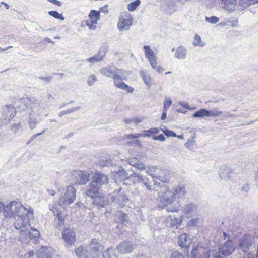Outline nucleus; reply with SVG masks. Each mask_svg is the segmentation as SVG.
<instances>
[{"mask_svg": "<svg viewBox=\"0 0 258 258\" xmlns=\"http://www.w3.org/2000/svg\"><path fill=\"white\" fill-rule=\"evenodd\" d=\"M80 108H81L80 107L77 106L76 107H73V108H70L67 110L61 111L58 113V116L59 117H61L62 116H63L64 115H66V114H69V113H72V112H74L79 110L80 109Z\"/></svg>", "mask_w": 258, "mask_h": 258, "instance_id": "36", "label": "nucleus"}, {"mask_svg": "<svg viewBox=\"0 0 258 258\" xmlns=\"http://www.w3.org/2000/svg\"><path fill=\"white\" fill-rule=\"evenodd\" d=\"M135 245L129 241H124L116 247L118 252L121 254L130 253L135 248Z\"/></svg>", "mask_w": 258, "mask_h": 258, "instance_id": "15", "label": "nucleus"}, {"mask_svg": "<svg viewBox=\"0 0 258 258\" xmlns=\"http://www.w3.org/2000/svg\"><path fill=\"white\" fill-rule=\"evenodd\" d=\"M143 132L145 133H143L142 134H148V136H146L145 137H150L152 134H156L158 133L159 130L158 128L153 127L148 130H144Z\"/></svg>", "mask_w": 258, "mask_h": 258, "instance_id": "43", "label": "nucleus"}, {"mask_svg": "<svg viewBox=\"0 0 258 258\" xmlns=\"http://www.w3.org/2000/svg\"><path fill=\"white\" fill-rule=\"evenodd\" d=\"M258 3V0H240L239 4L243 7Z\"/></svg>", "mask_w": 258, "mask_h": 258, "instance_id": "41", "label": "nucleus"}, {"mask_svg": "<svg viewBox=\"0 0 258 258\" xmlns=\"http://www.w3.org/2000/svg\"><path fill=\"white\" fill-rule=\"evenodd\" d=\"M221 254H222L221 253L218 251L214 254V258H224V257L222 256Z\"/></svg>", "mask_w": 258, "mask_h": 258, "instance_id": "64", "label": "nucleus"}, {"mask_svg": "<svg viewBox=\"0 0 258 258\" xmlns=\"http://www.w3.org/2000/svg\"><path fill=\"white\" fill-rule=\"evenodd\" d=\"M49 2H51L52 3L60 7L62 5V3L57 0H48Z\"/></svg>", "mask_w": 258, "mask_h": 258, "instance_id": "63", "label": "nucleus"}, {"mask_svg": "<svg viewBox=\"0 0 258 258\" xmlns=\"http://www.w3.org/2000/svg\"><path fill=\"white\" fill-rule=\"evenodd\" d=\"M179 105L181 106L182 107L186 108V109H189V106L188 104L186 102H180L179 103Z\"/></svg>", "mask_w": 258, "mask_h": 258, "instance_id": "59", "label": "nucleus"}, {"mask_svg": "<svg viewBox=\"0 0 258 258\" xmlns=\"http://www.w3.org/2000/svg\"><path fill=\"white\" fill-rule=\"evenodd\" d=\"M107 7H108V5H106L104 7H101L99 11H98V20L100 18V12H102V13H104L105 14H106V13H108Z\"/></svg>", "mask_w": 258, "mask_h": 258, "instance_id": "51", "label": "nucleus"}, {"mask_svg": "<svg viewBox=\"0 0 258 258\" xmlns=\"http://www.w3.org/2000/svg\"><path fill=\"white\" fill-rule=\"evenodd\" d=\"M191 243L190 239L186 234H183L178 237V244L182 248L187 247Z\"/></svg>", "mask_w": 258, "mask_h": 258, "instance_id": "25", "label": "nucleus"}, {"mask_svg": "<svg viewBox=\"0 0 258 258\" xmlns=\"http://www.w3.org/2000/svg\"><path fill=\"white\" fill-rule=\"evenodd\" d=\"M96 80V76L95 75H91L88 78L87 83L89 86H91Z\"/></svg>", "mask_w": 258, "mask_h": 258, "instance_id": "52", "label": "nucleus"}, {"mask_svg": "<svg viewBox=\"0 0 258 258\" xmlns=\"http://www.w3.org/2000/svg\"><path fill=\"white\" fill-rule=\"evenodd\" d=\"M183 220V217L182 216L176 218L174 216H169L165 220V225L168 227L175 228L176 229L181 225Z\"/></svg>", "mask_w": 258, "mask_h": 258, "instance_id": "17", "label": "nucleus"}, {"mask_svg": "<svg viewBox=\"0 0 258 258\" xmlns=\"http://www.w3.org/2000/svg\"><path fill=\"white\" fill-rule=\"evenodd\" d=\"M209 117H218L222 114V111L218 108H214L211 111H208Z\"/></svg>", "mask_w": 258, "mask_h": 258, "instance_id": "38", "label": "nucleus"}, {"mask_svg": "<svg viewBox=\"0 0 258 258\" xmlns=\"http://www.w3.org/2000/svg\"><path fill=\"white\" fill-rule=\"evenodd\" d=\"M88 197L91 199L92 203L93 205L97 204L96 198L97 197V179H94V180L89 184L88 189L86 191Z\"/></svg>", "mask_w": 258, "mask_h": 258, "instance_id": "16", "label": "nucleus"}, {"mask_svg": "<svg viewBox=\"0 0 258 258\" xmlns=\"http://www.w3.org/2000/svg\"><path fill=\"white\" fill-rule=\"evenodd\" d=\"M116 75L120 77V78L126 79L128 76L129 75V72L125 70L124 69H119L116 68L115 73L114 76Z\"/></svg>", "mask_w": 258, "mask_h": 258, "instance_id": "34", "label": "nucleus"}, {"mask_svg": "<svg viewBox=\"0 0 258 258\" xmlns=\"http://www.w3.org/2000/svg\"><path fill=\"white\" fill-rule=\"evenodd\" d=\"M111 172L112 173L113 178L116 183L124 181L126 180L130 179L131 177H133L131 176V174L129 175L125 169L120 167L117 171L111 169Z\"/></svg>", "mask_w": 258, "mask_h": 258, "instance_id": "10", "label": "nucleus"}, {"mask_svg": "<svg viewBox=\"0 0 258 258\" xmlns=\"http://www.w3.org/2000/svg\"><path fill=\"white\" fill-rule=\"evenodd\" d=\"M115 67L110 66L102 68L100 70V73L106 77L113 78L115 75Z\"/></svg>", "mask_w": 258, "mask_h": 258, "instance_id": "26", "label": "nucleus"}, {"mask_svg": "<svg viewBox=\"0 0 258 258\" xmlns=\"http://www.w3.org/2000/svg\"><path fill=\"white\" fill-rule=\"evenodd\" d=\"M108 177L105 174L98 172V185H104L108 183Z\"/></svg>", "mask_w": 258, "mask_h": 258, "instance_id": "33", "label": "nucleus"}, {"mask_svg": "<svg viewBox=\"0 0 258 258\" xmlns=\"http://www.w3.org/2000/svg\"><path fill=\"white\" fill-rule=\"evenodd\" d=\"M108 251H109V258H117L116 251L114 249L108 248Z\"/></svg>", "mask_w": 258, "mask_h": 258, "instance_id": "55", "label": "nucleus"}, {"mask_svg": "<svg viewBox=\"0 0 258 258\" xmlns=\"http://www.w3.org/2000/svg\"><path fill=\"white\" fill-rule=\"evenodd\" d=\"M156 170H157V167L156 166H150L148 168L147 170H146V172L151 175L152 178L155 177L156 179H159L163 182H166L168 180V178L167 176H162L159 174L154 175V173Z\"/></svg>", "mask_w": 258, "mask_h": 258, "instance_id": "22", "label": "nucleus"}, {"mask_svg": "<svg viewBox=\"0 0 258 258\" xmlns=\"http://www.w3.org/2000/svg\"><path fill=\"white\" fill-rule=\"evenodd\" d=\"M87 252L89 257L96 258L97 253V241L93 239L86 247Z\"/></svg>", "mask_w": 258, "mask_h": 258, "instance_id": "21", "label": "nucleus"}, {"mask_svg": "<svg viewBox=\"0 0 258 258\" xmlns=\"http://www.w3.org/2000/svg\"><path fill=\"white\" fill-rule=\"evenodd\" d=\"M48 14L53 17L54 18L58 19H60L61 20H63L64 19V17L62 14H59L58 12L55 11H51L48 12Z\"/></svg>", "mask_w": 258, "mask_h": 258, "instance_id": "42", "label": "nucleus"}, {"mask_svg": "<svg viewBox=\"0 0 258 258\" xmlns=\"http://www.w3.org/2000/svg\"><path fill=\"white\" fill-rule=\"evenodd\" d=\"M33 209L28 208L16 201H13L5 205L4 215L8 219L14 218V226L17 229L27 228L30 226V217L33 216Z\"/></svg>", "mask_w": 258, "mask_h": 258, "instance_id": "1", "label": "nucleus"}, {"mask_svg": "<svg viewBox=\"0 0 258 258\" xmlns=\"http://www.w3.org/2000/svg\"><path fill=\"white\" fill-rule=\"evenodd\" d=\"M231 173L230 168L224 165L221 166L219 175L221 179L227 180L230 179Z\"/></svg>", "mask_w": 258, "mask_h": 258, "instance_id": "23", "label": "nucleus"}, {"mask_svg": "<svg viewBox=\"0 0 258 258\" xmlns=\"http://www.w3.org/2000/svg\"><path fill=\"white\" fill-rule=\"evenodd\" d=\"M140 0H136L134 2L130 3L127 6L128 10L130 11L135 10L136 8L140 5Z\"/></svg>", "mask_w": 258, "mask_h": 258, "instance_id": "39", "label": "nucleus"}, {"mask_svg": "<svg viewBox=\"0 0 258 258\" xmlns=\"http://www.w3.org/2000/svg\"><path fill=\"white\" fill-rule=\"evenodd\" d=\"M211 248L207 245H199L191 252V258H210Z\"/></svg>", "mask_w": 258, "mask_h": 258, "instance_id": "7", "label": "nucleus"}, {"mask_svg": "<svg viewBox=\"0 0 258 258\" xmlns=\"http://www.w3.org/2000/svg\"><path fill=\"white\" fill-rule=\"evenodd\" d=\"M146 136H148V134H141L140 133L131 134L126 135V137L128 139L138 138L139 137H145Z\"/></svg>", "mask_w": 258, "mask_h": 258, "instance_id": "45", "label": "nucleus"}, {"mask_svg": "<svg viewBox=\"0 0 258 258\" xmlns=\"http://www.w3.org/2000/svg\"><path fill=\"white\" fill-rule=\"evenodd\" d=\"M236 246L232 240H228L219 249V251L224 256L231 255L235 250Z\"/></svg>", "mask_w": 258, "mask_h": 258, "instance_id": "13", "label": "nucleus"}, {"mask_svg": "<svg viewBox=\"0 0 258 258\" xmlns=\"http://www.w3.org/2000/svg\"><path fill=\"white\" fill-rule=\"evenodd\" d=\"M205 20L212 24H216L219 21V18L215 16H213L210 17H206Z\"/></svg>", "mask_w": 258, "mask_h": 258, "instance_id": "44", "label": "nucleus"}, {"mask_svg": "<svg viewBox=\"0 0 258 258\" xmlns=\"http://www.w3.org/2000/svg\"><path fill=\"white\" fill-rule=\"evenodd\" d=\"M192 116L195 118H202L204 117H209L208 110L205 109H201L195 112Z\"/></svg>", "mask_w": 258, "mask_h": 258, "instance_id": "32", "label": "nucleus"}, {"mask_svg": "<svg viewBox=\"0 0 258 258\" xmlns=\"http://www.w3.org/2000/svg\"><path fill=\"white\" fill-rule=\"evenodd\" d=\"M98 195H100L98 190ZM128 200V198L126 195L122 194H118L114 197H111L110 198H109L107 196L104 195L100 197V196L98 195V207L100 206L103 207L105 205L108 204L111 201L118 207L122 208L125 205Z\"/></svg>", "mask_w": 258, "mask_h": 258, "instance_id": "3", "label": "nucleus"}, {"mask_svg": "<svg viewBox=\"0 0 258 258\" xmlns=\"http://www.w3.org/2000/svg\"><path fill=\"white\" fill-rule=\"evenodd\" d=\"M39 78L41 80H44L45 81L49 82H50L51 81L52 78L51 76H47V77H39Z\"/></svg>", "mask_w": 258, "mask_h": 258, "instance_id": "62", "label": "nucleus"}, {"mask_svg": "<svg viewBox=\"0 0 258 258\" xmlns=\"http://www.w3.org/2000/svg\"><path fill=\"white\" fill-rule=\"evenodd\" d=\"M15 114V109L13 105L9 104L5 105L2 108V117L7 122H9Z\"/></svg>", "mask_w": 258, "mask_h": 258, "instance_id": "14", "label": "nucleus"}, {"mask_svg": "<svg viewBox=\"0 0 258 258\" xmlns=\"http://www.w3.org/2000/svg\"><path fill=\"white\" fill-rule=\"evenodd\" d=\"M116 216L122 222H127L128 220V215L120 211H118Z\"/></svg>", "mask_w": 258, "mask_h": 258, "instance_id": "40", "label": "nucleus"}, {"mask_svg": "<svg viewBox=\"0 0 258 258\" xmlns=\"http://www.w3.org/2000/svg\"><path fill=\"white\" fill-rule=\"evenodd\" d=\"M254 238L250 235L246 234L239 240L237 249L243 252H247L253 243Z\"/></svg>", "mask_w": 258, "mask_h": 258, "instance_id": "8", "label": "nucleus"}, {"mask_svg": "<svg viewBox=\"0 0 258 258\" xmlns=\"http://www.w3.org/2000/svg\"><path fill=\"white\" fill-rule=\"evenodd\" d=\"M163 128H165L164 134L167 136H168V137L172 136V137H174L177 136L175 133H174L173 131H172L171 130L167 129L165 126H163Z\"/></svg>", "mask_w": 258, "mask_h": 258, "instance_id": "49", "label": "nucleus"}, {"mask_svg": "<svg viewBox=\"0 0 258 258\" xmlns=\"http://www.w3.org/2000/svg\"><path fill=\"white\" fill-rule=\"evenodd\" d=\"M195 141L193 140H188L187 142L185 144V146L190 150H194L195 148Z\"/></svg>", "mask_w": 258, "mask_h": 258, "instance_id": "48", "label": "nucleus"}, {"mask_svg": "<svg viewBox=\"0 0 258 258\" xmlns=\"http://www.w3.org/2000/svg\"><path fill=\"white\" fill-rule=\"evenodd\" d=\"M131 176L138 178V182L142 183L148 190L150 191L152 190L151 187L152 186V180L151 179L145 176L139 175L134 171H132V173L131 174Z\"/></svg>", "mask_w": 258, "mask_h": 258, "instance_id": "19", "label": "nucleus"}, {"mask_svg": "<svg viewBox=\"0 0 258 258\" xmlns=\"http://www.w3.org/2000/svg\"><path fill=\"white\" fill-rule=\"evenodd\" d=\"M134 167L139 170H143L145 169V165L140 161L137 162L136 164H134Z\"/></svg>", "mask_w": 258, "mask_h": 258, "instance_id": "53", "label": "nucleus"}, {"mask_svg": "<svg viewBox=\"0 0 258 258\" xmlns=\"http://www.w3.org/2000/svg\"><path fill=\"white\" fill-rule=\"evenodd\" d=\"M186 49L183 46L178 47L175 51L174 57L178 59H184L186 56Z\"/></svg>", "mask_w": 258, "mask_h": 258, "instance_id": "27", "label": "nucleus"}, {"mask_svg": "<svg viewBox=\"0 0 258 258\" xmlns=\"http://www.w3.org/2000/svg\"><path fill=\"white\" fill-rule=\"evenodd\" d=\"M73 180L78 184H85L89 181V173L81 170L74 171L73 173Z\"/></svg>", "mask_w": 258, "mask_h": 258, "instance_id": "9", "label": "nucleus"}, {"mask_svg": "<svg viewBox=\"0 0 258 258\" xmlns=\"http://www.w3.org/2000/svg\"><path fill=\"white\" fill-rule=\"evenodd\" d=\"M108 50V45L107 43H103L101 45L99 51L98 52V61L102 60L106 55Z\"/></svg>", "mask_w": 258, "mask_h": 258, "instance_id": "28", "label": "nucleus"}, {"mask_svg": "<svg viewBox=\"0 0 258 258\" xmlns=\"http://www.w3.org/2000/svg\"><path fill=\"white\" fill-rule=\"evenodd\" d=\"M154 190L157 192L160 198V203L158 207L162 208H166L167 211L169 212H177L181 207L178 202L177 204H173L175 202L176 195L179 199L185 197L186 194V188L183 184L175 185L169 189L163 184Z\"/></svg>", "mask_w": 258, "mask_h": 258, "instance_id": "2", "label": "nucleus"}, {"mask_svg": "<svg viewBox=\"0 0 258 258\" xmlns=\"http://www.w3.org/2000/svg\"><path fill=\"white\" fill-rule=\"evenodd\" d=\"M102 256L103 258H109V251H108V248L102 253Z\"/></svg>", "mask_w": 258, "mask_h": 258, "instance_id": "58", "label": "nucleus"}, {"mask_svg": "<svg viewBox=\"0 0 258 258\" xmlns=\"http://www.w3.org/2000/svg\"><path fill=\"white\" fill-rule=\"evenodd\" d=\"M193 45L195 46H203V45L201 44V37L199 35L196 34L194 37V40L193 42Z\"/></svg>", "mask_w": 258, "mask_h": 258, "instance_id": "46", "label": "nucleus"}, {"mask_svg": "<svg viewBox=\"0 0 258 258\" xmlns=\"http://www.w3.org/2000/svg\"><path fill=\"white\" fill-rule=\"evenodd\" d=\"M89 17L90 20L83 21L81 22V26L82 27L88 26L90 30H95L96 28L95 24L97 23V11L95 10H91Z\"/></svg>", "mask_w": 258, "mask_h": 258, "instance_id": "11", "label": "nucleus"}, {"mask_svg": "<svg viewBox=\"0 0 258 258\" xmlns=\"http://www.w3.org/2000/svg\"><path fill=\"white\" fill-rule=\"evenodd\" d=\"M170 258H184L183 255L177 251L173 252L171 255Z\"/></svg>", "mask_w": 258, "mask_h": 258, "instance_id": "54", "label": "nucleus"}, {"mask_svg": "<svg viewBox=\"0 0 258 258\" xmlns=\"http://www.w3.org/2000/svg\"><path fill=\"white\" fill-rule=\"evenodd\" d=\"M148 60L153 69H155L157 67V61L155 57L151 58V59H148Z\"/></svg>", "mask_w": 258, "mask_h": 258, "instance_id": "56", "label": "nucleus"}, {"mask_svg": "<svg viewBox=\"0 0 258 258\" xmlns=\"http://www.w3.org/2000/svg\"><path fill=\"white\" fill-rule=\"evenodd\" d=\"M38 258H51L52 248L49 247H42L37 252Z\"/></svg>", "mask_w": 258, "mask_h": 258, "instance_id": "24", "label": "nucleus"}, {"mask_svg": "<svg viewBox=\"0 0 258 258\" xmlns=\"http://www.w3.org/2000/svg\"><path fill=\"white\" fill-rule=\"evenodd\" d=\"M57 218L60 223H62L64 221L63 216L60 213H58L57 214Z\"/></svg>", "mask_w": 258, "mask_h": 258, "instance_id": "61", "label": "nucleus"}, {"mask_svg": "<svg viewBox=\"0 0 258 258\" xmlns=\"http://www.w3.org/2000/svg\"><path fill=\"white\" fill-rule=\"evenodd\" d=\"M197 206L193 203H190L186 204L182 207V211L185 216L191 217L197 212Z\"/></svg>", "mask_w": 258, "mask_h": 258, "instance_id": "20", "label": "nucleus"}, {"mask_svg": "<svg viewBox=\"0 0 258 258\" xmlns=\"http://www.w3.org/2000/svg\"><path fill=\"white\" fill-rule=\"evenodd\" d=\"M139 74L146 85L148 87H151L152 85V78L151 76L149 74H146L144 70H141Z\"/></svg>", "mask_w": 258, "mask_h": 258, "instance_id": "30", "label": "nucleus"}, {"mask_svg": "<svg viewBox=\"0 0 258 258\" xmlns=\"http://www.w3.org/2000/svg\"><path fill=\"white\" fill-rule=\"evenodd\" d=\"M99 164L102 167L111 165V161L110 160L109 157H105L104 159L101 158L99 159Z\"/></svg>", "mask_w": 258, "mask_h": 258, "instance_id": "37", "label": "nucleus"}, {"mask_svg": "<svg viewBox=\"0 0 258 258\" xmlns=\"http://www.w3.org/2000/svg\"><path fill=\"white\" fill-rule=\"evenodd\" d=\"M132 24L133 18L131 15L126 12H122L117 24L118 29L121 31L128 30Z\"/></svg>", "mask_w": 258, "mask_h": 258, "instance_id": "6", "label": "nucleus"}, {"mask_svg": "<svg viewBox=\"0 0 258 258\" xmlns=\"http://www.w3.org/2000/svg\"><path fill=\"white\" fill-rule=\"evenodd\" d=\"M144 48L145 56L148 59H151V58L155 57L153 51L149 45H145Z\"/></svg>", "mask_w": 258, "mask_h": 258, "instance_id": "35", "label": "nucleus"}, {"mask_svg": "<svg viewBox=\"0 0 258 258\" xmlns=\"http://www.w3.org/2000/svg\"><path fill=\"white\" fill-rule=\"evenodd\" d=\"M22 102L25 105L31 108H35L39 105L38 101H37L34 98H25L22 100Z\"/></svg>", "mask_w": 258, "mask_h": 258, "instance_id": "29", "label": "nucleus"}, {"mask_svg": "<svg viewBox=\"0 0 258 258\" xmlns=\"http://www.w3.org/2000/svg\"><path fill=\"white\" fill-rule=\"evenodd\" d=\"M87 61L89 62L94 63L97 61V56L94 55L92 57H90L87 59Z\"/></svg>", "mask_w": 258, "mask_h": 258, "instance_id": "60", "label": "nucleus"}, {"mask_svg": "<svg viewBox=\"0 0 258 258\" xmlns=\"http://www.w3.org/2000/svg\"><path fill=\"white\" fill-rule=\"evenodd\" d=\"M63 240L69 245L74 244L76 241V235L73 229L70 228H66L62 231Z\"/></svg>", "mask_w": 258, "mask_h": 258, "instance_id": "12", "label": "nucleus"}, {"mask_svg": "<svg viewBox=\"0 0 258 258\" xmlns=\"http://www.w3.org/2000/svg\"><path fill=\"white\" fill-rule=\"evenodd\" d=\"M76 192V190L73 186H68L66 192L59 198V205L66 207L72 203L75 200Z\"/></svg>", "mask_w": 258, "mask_h": 258, "instance_id": "5", "label": "nucleus"}, {"mask_svg": "<svg viewBox=\"0 0 258 258\" xmlns=\"http://www.w3.org/2000/svg\"><path fill=\"white\" fill-rule=\"evenodd\" d=\"M172 104V100L168 98H166L164 102L163 109L168 110V108L171 106Z\"/></svg>", "mask_w": 258, "mask_h": 258, "instance_id": "50", "label": "nucleus"}, {"mask_svg": "<svg viewBox=\"0 0 258 258\" xmlns=\"http://www.w3.org/2000/svg\"><path fill=\"white\" fill-rule=\"evenodd\" d=\"M30 226L27 228H22L20 233L19 238L21 241L23 242H30L36 244L38 242L39 239V232L36 229L31 228V231L28 229Z\"/></svg>", "mask_w": 258, "mask_h": 258, "instance_id": "4", "label": "nucleus"}, {"mask_svg": "<svg viewBox=\"0 0 258 258\" xmlns=\"http://www.w3.org/2000/svg\"><path fill=\"white\" fill-rule=\"evenodd\" d=\"M154 140H159L160 141H164L165 140V137L163 134H161L160 135L154 136L153 138Z\"/></svg>", "mask_w": 258, "mask_h": 258, "instance_id": "57", "label": "nucleus"}, {"mask_svg": "<svg viewBox=\"0 0 258 258\" xmlns=\"http://www.w3.org/2000/svg\"><path fill=\"white\" fill-rule=\"evenodd\" d=\"M37 122V119L34 117H30L29 120V125L31 129L35 128Z\"/></svg>", "mask_w": 258, "mask_h": 258, "instance_id": "47", "label": "nucleus"}, {"mask_svg": "<svg viewBox=\"0 0 258 258\" xmlns=\"http://www.w3.org/2000/svg\"><path fill=\"white\" fill-rule=\"evenodd\" d=\"M75 253L77 256L80 258H89V256L87 252L86 249H84L82 246L76 248Z\"/></svg>", "mask_w": 258, "mask_h": 258, "instance_id": "31", "label": "nucleus"}, {"mask_svg": "<svg viewBox=\"0 0 258 258\" xmlns=\"http://www.w3.org/2000/svg\"><path fill=\"white\" fill-rule=\"evenodd\" d=\"M113 79L114 85L118 88L126 90L128 93H132L134 91V88L132 87L129 86L122 81L124 80L122 78H120L118 76H114Z\"/></svg>", "mask_w": 258, "mask_h": 258, "instance_id": "18", "label": "nucleus"}]
</instances>
